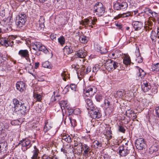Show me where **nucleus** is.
<instances>
[{"label": "nucleus", "mask_w": 159, "mask_h": 159, "mask_svg": "<svg viewBox=\"0 0 159 159\" xmlns=\"http://www.w3.org/2000/svg\"><path fill=\"white\" fill-rule=\"evenodd\" d=\"M14 106L13 112L16 113L19 116L25 115L28 111L26 107L25 106L24 103H22L17 99L14 98L13 99Z\"/></svg>", "instance_id": "obj_1"}, {"label": "nucleus", "mask_w": 159, "mask_h": 159, "mask_svg": "<svg viewBox=\"0 0 159 159\" xmlns=\"http://www.w3.org/2000/svg\"><path fill=\"white\" fill-rule=\"evenodd\" d=\"M32 49L36 51L35 53L37 55L39 56L40 55V51L43 52L45 54H48L49 52V51L41 43L39 42H35L32 43Z\"/></svg>", "instance_id": "obj_2"}, {"label": "nucleus", "mask_w": 159, "mask_h": 159, "mask_svg": "<svg viewBox=\"0 0 159 159\" xmlns=\"http://www.w3.org/2000/svg\"><path fill=\"white\" fill-rule=\"evenodd\" d=\"M94 12L98 16H101L103 15L105 12V8L102 4L100 2H97L94 6Z\"/></svg>", "instance_id": "obj_3"}, {"label": "nucleus", "mask_w": 159, "mask_h": 159, "mask_svg": "<svg viewBox=\"0 0 159 159\" xmlns=\"http://www.w3.org/2000/svg\"><path fill=\"white\" fill-rule=\"evenodd\" d=\"M18 16L16 25L17 27L20 28L22 27L25 24L26 21V15L23 12L19 13Z\"/></svg>", "instance_id": "obj_4"}, {"label": "nucleus", "mask_w": 159, "mask_h": 159, "mask_svg": "<svg viewBox=\"0 0 159 159\" xmlns=\"http://www.w3.org/2000/svg\"><path fill=\"white\" fill-rule=\"evenodd\" d=\"M119 64L112 60H109L106 63V68L108 71L111 72L116 68Z\"/></svg>", "instance_id": "obj_5"}, {"label": "nucleus", "mask_w": 159, "mask_h": 159, "mask_svg": "<svg viewBox=\"0 0 159 159\" xmlns=\"http://www.w3.org/2000/svg\"><path fill=\"white\" fill-rule=\"evenodd\" d=\"M114 8L117 10H126L128 7V4L126 2H117L114 4Z\"/></svg>", "instance_id": "obj_6"}, {"label": "nucleus", "mask_w": 159, "mask_h": 159, "mask_svg": "<svg viewBox=\"0 0 159 159\" xmlns=\"http://www.w3.org/2000/svg\"><path fill=\"white\" fill-rule=\"evenodd\" d=\"M111 98L107 97L104 101V107L107 111H111L113 109V106L111 103Z\"/></svg>", "instance_id": "obj_7"}, {"label": "nucleus", "mask_w": 159, "mask_h": 159, "mask_svg": "<svg viewBox=\"0 0 159 159\" xmlns=\"http://www.w3.org/2000/svg\"><path fill=\"white\" fill-rule=\"evenodd\" d=\"M86 55V51L84 48H83L77 51L74 57L75 58H82V61L84 62L85 60L84 58Z\"/></svg>", "instance_id": "obj_8"}, {"label": "nucleus", "mask_w": 159, "mask_h": 159, "mask_svg": "<svg viewBox=\"0 0 159 159\" xmlns=\"http://www.w3.org/2000/svg\"><path fill=\"white\" fill-rule=\"evenodd\" d=\"M96 92V89L94 87H88L84 90V94L87 97L93 96Z\"/></svg>", "instance_id": "obj_9"}, {"label": "nucleus", "mask_w": 159, "mask_h": 159, "mask_svg": "<svg viewBox=\"0 0 159 159\" xmlns=\"http://www.w3.org/2000/svg\"><path fill=\"white\" fill-rule=\"evenodd\" d=\"M135 145L137 149H145L146 146L143 139L141 138H139L136 140Z\"/></svg>", "instance_id": "obj_10"}, {"label": "nucleus", "mask_w": 159, "mask_h": 159, "mask_svg": "<svg viewBox=\"0 0 159 159\" xmlns=\"http://www.w3.org/2000/svg\"><path fill=\"white\" fill-rule=\"evenodd\" d=\"M31 145L30 140L28 139H25L21 141L18 145L19 146L22 147V148H25V149L30 148Z\"/></svg>", "instance_id": "obj_11"}, {"label": "nucleus", "mask_w": 159, "mask_h": 159, "mask_svg": "<svg viewBox=\"0 0 159 159\" xmlns=\"http://www.w3.org/2000/svg\"><path fill=\"white\" fill-rule=\"evenodd\" d=\"M18 55L22 58H25L27 61L30 60L28 51L27 49L20 50L18 52Z\"/></svg>", "instance_id": "obj_12"}, {"label": "nucleus", "mask_w": 159, "mask_h": 159, "mask_svg": "<svg viewBox=\"0 0 159 159\" xmlns=\"http://www.w3.org/2000/svg\"><path fill=\"white\" fill-rule=\"evenodd\" d=\"M141 87L142 90L144 92L148 91L151 88L150 84L146 80H143L141 82Z\"/></svg>", "instance_id": "obj_13"}, {"label": "nucleus", "mask_w": 159, "mask_h": 159, "mask_svg": "<svg viewBox=\"0 0 159 159\" xmlns=\"http://www.w3.org/2000/svg\"><path fill=\"white\" fill-rule=\"evenodd\" d=\"M10 39L8 38H2L0 40V44L4 46L7 47L9 46H11L12 44H11V43H13V41H11L10 40Z\"/></svg>", "instance_id": "obj_14"}, {"label": "nucleus", "mask_w": 159, "mask_h": 159, "mask_svg": "<svg viewBox=\"0 0 159 159\" xmlns=\"http://www.w3.org/2000/svg\"><path fill=\"white\" fill-rule=\"evenodd\" d=\"M94 108H93V110H91L92 111L90 114L91 117L94 119H99L101 116V113L98 109L94 110Z\"/></svg>", "instance_id": "obj_15"}, {"label": "nucleus", "mask_w": 159, "mask_h": 159, "mask_svg": "<svg viewBox=\"0 0 159 159\" xmlns=\"http://www.w3.org/2000/svg\"><path fill=\"white\" fill-rule=\"evenodd\" d=\"M61 93L58 90H56L53 92V94L51 98V100L52 102H54L56 100L59 101L61 98Z\"/></svg>", "instance_id": "obj_16"}, {"label": "nucleus", "mask_w": 159, "mask_h": 159, "mask_svg": "<svg viewBox=\"0 0 159 159\" xmlns=\"http://www.w3.org/2000/svg\"><path fill=\"white\" fill-rule=\"evenodd\" d=\"M44 23L43 19V18H40L39 21V23L35 24L36 30L40 31L43 29L44 27Z\"/></svg>", "instance_id": "obj_17"}, {"label": "nucleus", "mask_w": 159, "mask_h": 159, "mask_svg": "<svg viewBox=\"0 0 159 159\" xmlns=\"http://www.w3.org/2000/svg\"><path fill=\"white\" fill-rule=\"evenodd\" d=\"M17 89L20 91L23 92L26 88V84L23 82H18L16 84Z\"/></svg>", "instance_id": "obj_18"}, {"label": "nucleus", "mask_w": 159, "mask_h": 159, "mask_svg": "<svg viewBox=\"0 0 159 159\" xmlns=\"http://www.w3.org/2000/svg\"><path fill=\"white\" fill-rule=\"evenodd\" d=\"M132 25L135 30L138 31L143 27V24L141 22L135 21L133 22Z\"/></svg>", "instance_id": "obj_19"}, {"label": "nucleus", "mask_w": 159, "mask_h": 159, "mask_svg": "<svg viewBox=\"0 0 159 159\" xmlns=\"http://www.w3.org/2000/svg\"><path fill=\"white\" fill-rule=\"evenodd\" d=\"M83 25H85V26L87 25L89 27L93 28L92 25H94V22L92 20V19H84L82 21V23L80 24Z\"/></svg>", "instance_id": "obj_20"}, {"label": "nucleus", "mask_w": 159, "mask_h": 159, "mask_svg": "<svg viewBox=\"0 0 159 159\" xmlns=\"http://www.w3.org/2000/svg\"><path fill=\"white\" fill-rule=\"evenodd\" d=\"M86 107L88 110H93V104L92 101L90 99L87 98L85 99Z\"/></svg>", "instance_id": "obj_21"}, {"label": "nucleus", "mask_w": 159, "mask_h": 159, "mask_svg": "<svg viewBox=\"0 0 159 159\" xmlns=\"http://www.w3.org/2000/svg\"><path fill=\"white\" fill-rule=\"evenodd\" d=\"M52 127V123L48 120H46L45 122V125L43 128L44 131L45 133L47 132Z\"/></svg>", "instance_id": "obj_22"}, {"label": "nucleus", "mask_w": 159, "mask_h": 159, "mask_svg": "<svg viewBox=\"0 0 159 159\" xmlns=\"http://www.w3.org/2000/svg\"><path fill=\"white\" fill-rule=\"evenodd\" d=\"M80 70V75H84V74H88L89 72H90L91 70V68L90 66H88L86 68V70L85 71L84 66H82Z\"/></svg>", "instance_id": "obj_23"}, {"label": "nucleus", "mask_w": 159, "mask_h": 159, "mask_svg": "<svg viewBox=\"0 0 159 159\" xmlns=\"http://www.w3.org/2000/svg\"><path fill=\"white\" fill-rule=\"evenodd\" d=\"M136 67L138 69V72L137 74V75L139 77V79H142L144 77L145 73L142 69L139 68L138 66H137Z\"/></svg>", "instance_id": "obj_24"}, {"label": "nucleus", "mask_w": 159, "mask_h": 159, "mask_svg": "<svg viewBox=\"0 0 159 159\" xmlns=\"http://www.w3.org/2000/svg\"><path fill=\"white\" fill-rule=\"evenodd\" d=\"M63 52L65 54L66 53L67 54L72 53L73 52L72 46H65L63 48Z\"/></svg>", "instance_id": "obj_25"}, {"label": "nucleus", "mask_w": 159, "mask_h": 159, "mask_svg": "<svg viewBox=\"0 0 159 159\" xmlns=\"http://www.w3.org/2000/svg\"><path fill=\"white\" fill-rule=\"evenodd\" d=\"M135 52L136 53V56L137 57V58L136 59V61L139 63H141L143 61V58L140 55L139 50H137Z\"/></svg>", "instance_id": "obj_26"}, {"label": "nucleus", "mask_w": 159, "mask_h": 159, "mask_svg": "<svg viewBox=\"0 0 159 159\" xmlns=\"http://www.w3.org/2000/svg\"><path fill=\"white\" fill-rule=\"evenodd\" d=\"M125 94L124 90L121 89L120 90L118 91L115 93L114 95L116 98H120L123 97Z\"/></svg>", "instance_id": "obj_27"}, {"label": "nucleus", "mask_w": 159, "mask_h": 159, "mask_svg": "<svg viewBox=\"0 0 159 159\" xmlns=\"http://www.w3.org/2000/svg\"><path fill=\"white\" fill-rule=\"evenodd\" d=\"M59 104L61 106L62 110H63L62 107H63L64 109L66 108L68 109V104L67 103V102L66 101L63 100L60 102Z\"/></svg>", "instance_id": "obj_28"}, {"label": "nucleus", "mask_w": 159, "mask_h": 159, "mask_svg": "<svg viewBox=\"0 0 159 159\" xmlns=\"http://www.w3.org/2000/svg\"><path fill=\"white\" fill-rule=\"evenodd\" d=\"M80 42L82 43H86L89 40V38L88 37L84 35L81 36L80 38Z\"/></svg>", "instance_id": "obj_29"}, {"label": "nucleus", "mask_w": 159, "mask_h": 159, "mask_svg": "<svg viewBox=\"0 0 159 159\" xmlns=\"http://www.w3.org/2000/svg\"><path fill=\"white\" fill-rule=\"evenodd\" d=\"M123 63L125 65H127L131 63V60L129 56H126L123 60Z\"/></svg>", "instance_id": "obj_30"}, {"label": "nucleus", "mask_w": 159, "mask_h": 159, "mask_svg": "<svg viewBox=\"0 0 159 159\" xmlns=\"http://www.w3.org/2000/svg\"><path fill=\"white\" fill-rule=\"evenodd\" d=\"M152 70V71H159V63L153 64L151 67Z\"/></svg>", "instance_id": "obj_31"}, {"label": "nucleus", "mask_w": 159, "mask_h": 159, "mask_svg": "<svg viewBox=\"0 0 159 159\" xmlns=\"http://www.w3.org/2000/svg\"><path fill=\"white\" fill-rule=\"evenodd\" d=\"M120 17L122 18L127 17L129 16H131L132 15V13L131 12H128L126 13H124L122 14L119 15Z\"/></svg>", "instance_id": "obj_32"}, {"label": "nucleus", "mask_w": 159, "mask_h": 159, "mask_svg": "<svg viewBox=\"0 0 159 159\" xmlns=\"http://www.w3.org/2000/svg\"><path fill=\"white\" fill-rule=\"evenodd\" d=\"M112 131L110 129L107 130L105 135L106 136L107 139L108 140H109L112 138Z\"/></svg>", "instance_id": "obj_33"}, {"label": "nucleus", "mask_w": 159, "mask_h": 159, "mask_svg": "<svg viewBox=\"0 0 159 159\" xmlns=\"http://www.w3.org/2000/svg\"><path fill=\"white\" fill-rule=\"evenodd\" d=\"M128 150H119V153L121 156H126L128 153Z\"/></svg>", "instance_id": "obj_34"}, {"label": "nucleus", "mask_w": 159, "mask_h": 159, "mask_svg": "<svg viewBox=\"0 0 159 159\" xmlns=\"http://www.w3.org/2000/svg\"><path fill=\"white\" fill-rule=\"evenodd\" d=\"M39 153V150H34L33 154L32 157V159H38L39 157L38 156Z\"/></svg>", "instance_id": "obj_35"}, {"label": "nucleus", "mask_w": 159, "mask_h": 159, "mask_svg": "<svg viewBox=\"0 0 159 159\" xmlns=\"http://www.w3.org/2000/svg\"><path fill=\"white\" fill-rule=\"evenodd\" d=\"M58 42L59 44L63 46L65 42V39L64 37L62 36H60L58 39Z\"/></svg>", "instance_id": "obj_36"}, {"label": "nucleus", "mask_w": 159, "mask_h": 159, "mask_svg": "<svg viewBox=\"0 0 159 159\" xmlns=\"http://www.w3.org/2000/svg\"><path fill=\"white\" fill-rule=\"evenodd\" d=\"M33 97L34 99L36 100L37 101H40L42 100V96L40 94L34 93L33 94Z\"/></svg>", "instance_id": "obj_37"}, {"label": "nucleus", "mask_w": 159, "mask_h": 159, "mask_svg": "<svg viewBox=\"0 0 159 159\" xmlns=\"http://www.w3.org/2000/svg\"><path fill=\"white\" fill-rule=\"evenodd\" d=\"M98 51L99 52L101 53H105L107 52L106 48H103L100 46L98 47Z\"/></svg>", "instance_id": "obj_38"}, {"label": "nucleus", "mask_w": 159, "mask_h": 159, "mask_svg": "<svg viewBox=\"0 0 159 159\" xmlns=\"http://www.w3.org/2000/svg\"><path fill=\"white\" fill-rule=\"evenodd\" d=\"M99 66L98 65H95L93 68L92 72L93 73V74L92 75H95L96 74V72L99 70Z\"/></svg>", "instance_id": "obj_39"}, {"label": "nucleus", "mask_w": 159, "mask_h": 159, "mask_svg": "<svg viewBox=\"0 0 159 159\" xmlns=\"http://www.w3.org/2000/svg\"><path fill=\"white\" fill-rule=\"evenodd\" d=\"M150 37L152 41H153L156 39L157 34L155 31H152L151 32Z\"/></svg>", "instance_id": "obj_40"}, {"label": "nucleus", "mask_w": 159, "mask_h": 159, "mask_svg": "<svg viewBox=\"0 0 159 159\" xmlns=\"http://www.w3.org/2000/svg\"><path fill=\"white\" fill-rule=\"evenodd\" d=\"M43 67L50 69L51 68L49 63L48 61H45L43 63Z\"/></svg>", "instance_id": "obj_41"}, {"label": "nucleus", "mask_w": 159, "mask_h": 159, "mask_svg": "<svg viewBox=\"0 0 159 159\" xmlns=\"http://www.w3.org/2000/svg\"><path fill=\"white\" fill-rule=\"evenodd\" d=\"M95 98L96 101L98 102L102 100L103 98L102 96L100 94H97L95 96Z\"/></svg>", "instance_id": "obj_42"}, {"label": "nucleus", "mask_w": 159, "mask_h": 159, "mask_svg": "<svg viewBox=\"0 0 159 159\" xmlns=\"http://www.w3.org/2000/svg\"><path fill=\"white\" fill-rule=\"evenodd\" d=\"M67 73L65 71H63L61 74L63 79L65 81H66V77H68L67 75Z\"/></svg>", "instance_id": "obj_43"}, {"label": "nucleus", "mask_w": 159, "mask_h": 159, "mask_svg": "<svg viewBox=\"0 0 159 159\" xmlns=\"http://www.w3.org/2000/svg\"><path fill=\"white\" fill-rule=\"evenodd\" d=\"M144 12L148 15H150L152 13V11L149 8H146L144 10Z\"/></svg>", "instance_id": "obj_44"}, {"label": "nucleus", "mask_w": 159, "mask_h": 159, "mask_svg": "<svg viewBox=\"0 0 159 159\" xmlns=\"http://www.w3.org/2000/svg\"><path fill=\"white\" fill-rule=\"evenodd\" d=\"M110 56L112 58H116L117 57V53L116 52H111L109 54Z\"/></svg>", "instance_id": "obj_45"}, {"label": "nucleus", "mask_w": 159, "mask_h": 159, "mask_svg": "<svg viewBox=\"0 0 159 159\" xmlns=\"http://www.w3.org/2000/svg\"><path fill=\"white\" fill-rule=\"evenodd\" d=\"M69 119L71 125L74 127L75 126V120L74 119H72L71 117H69Z\"/></svg>", "instance_id": "obj_46"}, {"label": "nucleus", "mask_w": 159, "mask_h": 159, "mask_svg": "<svg viewBox=\"0 0 159 159\" xmlns=\"http://www.w3.org/2000/svg\"><path fill=\"white\" fill-rule=\"evenodd\" d=\"M151 15H152V16L153 19H154L155 17H156L158 16V14L157 13L154 11H152ZM152 20L153 21L154 20L152 19Z\"/></svg>", "instance_id": "obj_47"}, {"label": "nucleus", "mask_w": 159, "mask_h": 159, "mask_svg": "<svg viewBox=\"0 0 159 159\" xmlns=\"http://www.w3.org/2000/svg\"><path fill=\"white\" fill-rule=\"evenodd\" d=\"M155 113L157 117L159 118V107H156L155 109Z\"/></svg>", "instance_id": "obj_48"}, {"label": "nucleus", "mask_w": 159, "mask_h": 159, "mask_svg": "<svg viewBox=\"0 0 159 159\" xmlns=\"http://www.w3.org/2000/svg\"><path fill=\"white\" fill-rule=\"evenodd\" d=\"M119 130L120 132L124 133H125V130L123 127L121 126H119Z\"/></svg>", "instance_id": "obj_49"}, {"label": "nucleus", "mask_w": 159, "mask_h": 159, "mask_svg": "<svg viewBox=\"0 0 159 159\" xmlns=\"http://www.w3.org/2000/svg\"><path fill=\"white\" fill-rule=\"evenodd\" d=\"M81 149H89V147L86 144H81Z\"/></svg>", "instance_id": "obj_50"}, {"label": "nucleus", "mask_w": 159, "mask_h": 159, "mask_svg": "<svg viewBox=\"0 0 159 159\" xmlns=\"http://www.w3.org/2000/svg\"><path fill=\"white\" fill-rule=\"evenodd\" d=\"M65 141L68 143L70 142L71 141V138L69 135H67V138H66V139Z\"/></svg>", "instance_id": "obj_51"}, {"label": "nucleus", "mask_w": 159, "mask_h": 159, "mask_svg": "<svg viewBox=\"0 0 159 159\" xmlns=\"http://www.w3.org/2000/svg\"><path fill=\"white\" fill-rule=\"evenodd\" d=\"M76 85L74 84H72L70 85V89L73 90H75L76 89Z\"/></svg>", "instance_id": "obj_52"}, {"label": "nucleus", "mask_w": 159, "mask_h": 159, "mask_svg": "<svg viewBox=\"0 0 159 159\" xmlns=\"http://www.w3.org/2000/svg\"><path fill=\"white\" fill-rule=\"evenodd\" d=\"M134 111L131 110H127L126 112V115L129 114L130 115H132Z\"/></svg>", "instance_id": "obj_53"}, {"label": "nucleus", "mask_w": 159, "mask_h": 159, "mask_svg": "<svg viewBox=\"0 0 159 159\" xmlns=\"http://www.w3.org/2000/svg\"><path fill=\"white\" fill-rule=\"evenodd\" d=\"M94 145L95 146V145H97V146L98 147H101V144L98 141H97L93 143Z\"/></svg>", "instance_id": "obj_54"}, {"label": "nucleus", "mask_w": 159, "mask_h": 159, "mask_svg": "<svg viewBox=\"0 0 159 159\" xmlns=\"http://www.w3.org/2000/svg\"><path fill=\"white\" fill-rule=\"evenodd\" d=\"M0 16L3 17L5 16V11L4 10L1 11L0 12Z\"/></svg>", "instance_id": "obj_55"}, {"label": "nucleus", "mask_w": 159, "mask_h": 159, "mask_svg": "<svg viewBox=\"0 0 159 159\" xmlns=\"http://www.w3.org/2000/svg\"><path fill=\"white\" fill-rule=\"evenodd\" d=\"M131 116L133 117V121H134L136 120L137 116L134 112L131 115Z\"/></svg>", "instance_id": "obj_56"}, {"label": "nucleus", "mask_w": 159, "mask_h": 159, "mask_svg": "<svg viewBox=\"0 0 159 159\" xmlns=\"http://www.w3.org/2000/svg\"><path fill=\"white\" fill-rule=\"evenodd\" d=\"M72 66L73 68H74L76 71L79 68V66L78 65L76 66L73 65Z\"/></svg>", "instance_id": "obj_57"}, {"label": "nucleus", "mask_w": 159, "mask_h": 159, "mask_svg": "<svg viewBox=\"0 0 159 159\" xmlns=\"http://www.w3.org/2000/svg\"><path fill=\"white\" fill-rule=\"evenodd\" d=\"M70 89V86L67 85L64 89V90L66 92H68Z\"/></svg>", "instance_id": "obj_58"}, {"label": "nucleus", "mask_w": 159, "mask_h": 159, "mask_svg": "<svg viewBox=\"0 0 159 159\" xmlns=\"http://www.w3.org/2000/svg\"><path fill=\"white\" fill-rule=\"evenodd\" d=\"M67 137V135L65 134H63L62 135V140L65 141L66 138Z\"/></svg>", "instance_id": "obj_59"}, {"label": "nucleus", "mask_w": 159, "mask_h": 159, "mask_svg": "<svg viewBox=\"0 0 159 159\" xmlns=\"http://www.w3.org/2000/svg\"><path fill=\"white\" fill-rule=\"evenodd\" d=\"M42 159H51V157H50L46 155H44L42 157Z\"/></svg>", "instance_id": "obj_60"}, {"label": "nucleus", "mask_w": 159, "mask_h": 159, "mask_svg": "<svg viewBox=\"0 0 159 159\" xmlns=\"http://www.w3.org/2000/svg\"><path fill=\"white\" fill-rule=\"evenodd\" d=\"M50 38L51 39L53 40L54 39H55L56 38V34H51L50 35Z\"/></svg>", "instance_id": "obj_61"}, {"label": "nucleus", "mask_w": 159, "mask_h": 159, "mask_svg": "<svg viewBox=\"0 0 159 159\" xmlns=\"http://www.w3.org/2000/svg\"><path fill=\"white\" fill-rule=\"evenodd\" d=\"M39 62H37L35 63L34 68L35 69H37V68L39 66Z\"/></svg>", "instance_id": "obj_62"}, {"label": "nucleus", "mask_w": 159, "mask_h": 159, "mask_svg": "<svg viewBox=\"0 0 159 159\" xmlns=\"http://www.w3.org/2000/svg\"><path fill=\"white\" fill-rule=\"evenodd\" d=\"M148 25L150 26H152L153 25V23L151 21H149L148 22Z\"/></svg>", "instance_id": "obj_63"}, {"label": "nucleus", "mask_w": 159, "mask_h": 159, "mask_svg": "<svg viewBox=\"0 0 159 159\" xmlns=\"http://www.w3.org/2000/svg\"><path fill=\"white\" fill-rule=\"evenodd\" d=\"M157 35L158 38H159V27L157 28Z\"/></svg>", "instance_id": "obj_64"}]
</instances>
